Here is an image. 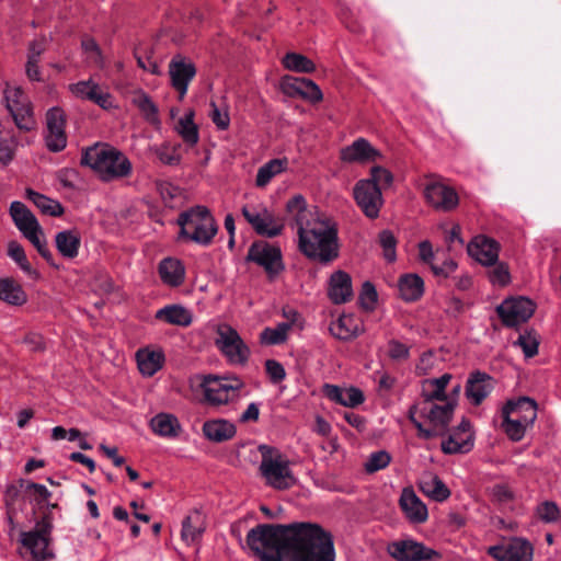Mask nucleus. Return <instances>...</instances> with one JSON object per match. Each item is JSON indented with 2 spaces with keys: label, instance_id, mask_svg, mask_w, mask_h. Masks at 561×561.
<instances>
[{
  "label": "nucleus",
  "instance_id": "18",
  "mask_svg": "<svg viewBox=\"0 0 561 561\" xmlns=\"http://www.w3.org/2000/svg\"><path fill=\"white\" fill-rule=\"evenodd\" d=\"M399 505L409 522L422 524L428 517V511L412 488H404L400 495Z\"/></svg>",
  "mask_w": 561,
  "mask_h": 561
},
{
  "label": "nucleus",
  "instance_id": "49",
  "mask_svg": "<svg viewBox=\"0 0 561 561\" xmlns=\"http://www.w3.org/2000/svg\"><path fill=\"white\" fill-rule=\"evenodd\" d=\"M503 421H502V428L505 432V434L512 439L513 442H519L524 438L526 430L529 427L526 424H523L520 421L516 420L511 414H502Z\"/></svg>",
  "mask_w": 561,
  "mask_h": 561
},
{
  "label": "nucleus",
  "instance_id": "17",
  "mask_svg": "<svg viewBox=\"0 0 561 561\" xmlns=\"http://www.w3.org/2000/svg\"><path fill=\"white\" fill-rule=\"evenodd\" d=\"M468 253L485 266H493L499 260L500 244L485 236L474 237L467 247Z\"/></svg>",
  "mask_w": 561,
  "mask_h": 561
},
{
  "label": "nucleus",
  "instance_id": "20",
  "mask_svg": "<svg viewBox=\"0 0 561 561\" xmlns=\"http://www.w3.org/2000/svg\"><path fill=\"white\" fill-rule=\"evenodd\" d=\"M537 402L529 397L508 400L502 408V414H511L523 424L531 426L537 419Z\"/></svg>",
  "mask_w": 561,
  "mask_h": 561
},
{
  "label": "nucleus",
  "instance_id": "62",
  "mask_svg": "<svg viewBox=\"0 0 561 561\" xmlns=\"http://www.w3.org/2000/svg\"><path fill=\"white\" fill-rule=\"evenodd\" d=\"M264 366L266 375L272 383H279L286 378V370L278 360L266 359Z\"/></svg>",
  "mask_w": 561,
  "mask_h": 561
},
{
  "label": "nucleus",
  "instance_id": "63",
  "mask_svg": "<svg viewBox=\"0 0 561 561\" xmlns=\"http://www.w3.org/2000/svg\"><path fill=\"white\" fill-rule=\"evenodd\" d=\"M489 279L493 285L505 286L511 280L508 266L505 263H495L489 272Z\"/></svg>",
  "mask_w": 561,
  "mask_h": 561
},
{
  "label": "nucleus",
  "instance_id": "32",
  "mask_svg": "<svg viewBox=\"0 0 561 561\" xmlns=\"http://www.w3.org/2000/svg\"><path fill=\"white\" fill-rule=\"evenodd\" d=\"M400 297L407 302L419 300L424 294V280L417 274H404L398 282Z\"/></svg>",
  "mask_w": 561,
  "mask_h": 561
},
{
  "label": "nucleus",
  "instance_id": "30",
  "mask_svg": "<svg viewBox=\"0 0 561 561\" xmlns=\"http://www.w3.org/2000/svg\"><path fill=\"white\" fill-rule=\"evenodd\" d=\"M204 396L208 403L213 405H221L233 399L232 393L225 383L218 379V376H208L203 382Z\"/></svg>",
  "mask_w": 561,
  "mask_h": 561
},
{
  "label": "nucleus",
  "instance_id": "44",
  "mask_svg": "<svg viewBox=\"0 0 561 561\" xmlns=\"http://www.w3.org/2000/svg\"><path fill=\"white\" fill-rule=\"evenodd\" d=\"M37 250L39 255L51 266L58 267V264L55 263L53 253L47 247L46 239L44 237V232L42 227H37V229L30 230L23 234Z\"/></svg>",
  "mask_w": 561,
  "mask_h": 561
},
{
  "label": "nucleus",
  "instance_id": "53",
  "mask_svg": "<svg viewBox=\"0 0 561 561\" xmlns=\"http://www.w3.org/2000/svg\"><path fill=\"white\" fill-rule=\"evenodd\" d=\"M417 416L421 417V405L419 402L410 407L408 417L410 422L416 427L420 437L428 439L439 435L438 431H436L432 425L431 427H424Z\"/></svg>",
  "mask_w": 561,
  "mask_h": 561
},
{
  "label": "nucleus",
  "instance_id": "50",
  "mask_svg": "<svg viewBox=\"0 0 561 561\" xmlns=\"http://www.w3.org/2000/svg\"><path fill=\"white\" fill-rule=\"evenodd\" d=\"M150 151L165 165H178L181 162V156L175 147L169 144L150 147Z\"/></svg>",
  "mask_w": 561,
  "mask_h": 561
},
{
  "label": "nucleus",
  "instance_id": "29",
  "mask_svg": "<svg viewBox=\"0 0 561 561\" xmlns=\"http://www.w3.org/2000/svg\"><path fill=\"white\" fill-rule=\"evenodd\" d=\"M205 531L204 516L201 511L194 510L182 523L181 537L186 545H195L199 542Z\"/></svg>",
  "mask_w": 561,
  "mask_h": 561
},
{
  "label": "nucleus",
  "instance_id": "33",
  "mask_svg": "<svg viewBox=\"0 0 561 561\" xmlns=\"http://www.w3.org/2000/svg\"><path fill=\"white\" fill-rule=\"evenodd\" d=\"M470 422L463 419L457 426V432H454L448 436L447 439L442 442V450L448 455L468 453L469 450H471L473 443L470 439V437H468L467 439L458 438V432L468 433L470 431Z\"/></svg>",
  "mask_w": 561,
  "mask_h": 561
},
{
  "label": "nucleus",
  "instance_id": "38",
  "mask_svg": "<svg viewBox=\"0 0 561 561\" xmlns=\"http://www.w3.org/2000/svg\"><path fill=\"white\" fill-rule=\"evenodd\" d=\"M0 300L12 306H21L26 301V294L13 278H0Z\"/></svg>",
  "mask_w": 561,
  "mask_h": 561
},
{
  "label": "nucleus",
  "instance_id": "41",
  "mask_svg": "<svg viewBox=\"0 0 561 561\" xmlns=\"http://www.w3.org/2000/svg\"><path fill=\"white\" fill-rule=\"evenodd\" d=\"M27 198L44 214L53 217H60L65 209L62 205L32 188L26 190Z\"/></svg>",
  "mask_w": 561,
  "mask_h": 561
},
{
  "label": "nucleus",
  "instance_id": "36",
  "mask_svg": "<svg viewBox=\"0 0 561 561\" xmlns=\"http://www.w3.org/2000/svg\"><path fill=\"white\" fill-rule=\"evenodd\" d=\"M69 90L77 98L91 101L105 110V94L101 92L99 84L93 80L89 79L72 83L69 85Z\"/></svg>",
  "mask_w": 561,
  "mask_h": 561
},
{
  "label": "nucleus",
  "instance_id": "43",
  "mask_svg": "<svg viewBox=\"0 0 561 561\" xmlns=\"http://www.w3.org/2000/svg\"><path fill=\"white\" fill-rule=\"evenodd\" d=\"M8 255L31 278L37 279L39 277V273L32 267L23 247L18 241L12 240L8 243Z\"/></svg>",
  "mask_w": 561,
  "mask_h": 561
},
{
  "label": "nucleus",
  "instance_id": "1",
  "mask_svg": "<svg viewBox=\"0 0 561 561\" xmlns=\"http://www.w3.org/2000/svg\"><path fill=\"white\" fill-rule=\"evenodd\" d=\"M245 543L261 561H334L333 538L319 524H259Z\"/></svg>",
  "mask_w": 561,
  "mask_h": 561
},
{
  "label": "nucleus",
  "instance_id": "28",
  "mask_svg": "<svg viewBox=\"0 0 561 561\" xmlns=\"http://www.w3.org/2000/svg\"><path fill=\"white\" fill-rule=\"evenodd\" d=\"M136 360L140 374L146 377H152L163 367L165 356L162 350L144 347L136 352Z\"/></svg>",
  "mask_w": 561,
  "mask_h": 561
},
{
  "label": "nucleus",
  "instance_id": "61",
  "mask_svg": "<svg viewBox=\"0 0 561 561\" xmlns=\"http://www.w3.org/2000/svg\"><path fill=\"white\" fill-rule=\"evenodd\" d=\"M209 117L219 130L228 129L230 125V116L228 110H222L215 102H211Z\"/></svg>",
  "mask_w": 561,
  "mask_h": 561
},
{
  "label": "nucleus",
  "instance_id": "34",
  "mask_svg": "<svg viewBox=\"0 0 561 561\" xmlns=\"http://www.w3.org/2000/svg\"><path fill=\"white\" fill-rule=\"evenodd\" d=\"M421 492L435 502H444L450 496V491L443 480L435 474H426L419 481Z\"/></svg>",
  "mask_w": 561,
  "mask_h": 561
},
{
  "label": "nucleus",
  "instance_id": "59",
  "mask_svg": "<svg viewBox=\"0 0 561 561\" xmlns=\"http://www.w3.org/2000/svg\"><path fill=\"white\" fill-rule=\"evenodd\" d=\"M47 131H65L66 117L60 107H51L46 113Z\"/></svg>",
  "mask_w": 561,
  "mask_h": 561
},
{
  "label": "nucleus",
  "instance_id": "10",
  "mask_svg": "<svg viewBox=\"0 0 561 561\" xmlns=\"http://www.w3.org/2000/svg\"><path fill=\"white\" fill-rule=\"evenodd\" d=\"M353 193L356 204L366 217L375 219L379 216L383 204L380 187L368 180H359L355 184Z\"/></svg>",
  "mask_w": 561,
  "mask_h": 561
},
{
  "label": "nucleus",
  "instance_id": "52",
  "mask_svg": "<svg viewBox=\"0 0 561 561\" xmlns=\"http://www.w3.org/2000/svg\"><path fill=\"white\" fill-rule=\"evenodd\" d=\"M56 249L62 250H79L81 244L80 236L75 230H64L55 237Z\"/></svg>",
  "mask_w": 561,
  "mask_h": 561
},
{
  "label": "nucleus",
  "instance_id": "47",
  "mask_svg": "<svg viewBox=\"0 0 561 561\" xmlns=\"http://www.w3.org/2000/svg\"><path fill=\"white\" fill-rule=\"evenodd\" d=\"M16 127L23 131H30L35 128V121L30 104L21 106L13 105V108L9 110Z\"/></svg>",
  "mask_w": 561,
  "mask_h": 561
},
{
  "label": "nucleus",
  "instance_id": "8",
  "mask_svg": "<svg viewBox=\"0 0 561 561\" xmlns=\"http://www.w3.org/2000/svg\"><path fill=\"white\" fill-rule=\"evenodd\" d=\"M245 260L263 267L270 276L284 270L280 249L263 240L250 245Z\"/></svg>",
  "mask_w": 561,
  "mask_h": 561
},
{
  "label": "nucleus",
  "instance_id": "37",
  "mask_svg": "<svg viewBox=\"0 0 561 561\" xmlns=\"http://www.w3.org/2000/svg\"><path fill=\"white\" fill-rule=\"evenodd\" d=\"M156 319L179 327H187L192 323L191 312L180 305H169L157 310Z\"/></svg>",
  "mask_w": 561,
  "mask_h": 561
},
{
  "label": "nucleus",
  "instance_id": "9",
  "mask_svg": "<svg viewBox=\"0 0 561 561\" xmlns=\"http://www.w3.org/2000/svg\"><path fill=\"white\" fill-rule=\"evenodd\" d=\"M389 554L398 561H435L439 552L412 539L393 541L388 546Z\"/></svg>",
  "mask_w": 561,
  "mask_h": 561
},
{
  "label": "nucleus",
  "instance_id": "26",
  "mask_svg": "<svg viewBox=\"0 0 561 561\" xmlns=\"http://www.w3.org/2000/svg\"><path fill=\"white\" fill-rule=\"evenodd\" d=\"M203 434L213 443H224L232 439L237 434L236 425L226 419H213L204 422Z\"/></svg>",
  "mask_w": 561,
  "mask_h": 561
},
{
  "label": "nucleus",
  "instance_id": "22",
  "mask_svg": "<svg viewBox=\"0 0 561 561\" xmlns=\"http://www.w3.org/2000/svg\"><path fill=\"white\" fill-rule=\"evenodd\" d=\"M331 334L341 340L350 341L365 332L364 322L354 314H342L330 325Z\"/></svg>",
  "mask_w": 561,
  "mask_h": 561
},
{
  "label": "nucleus",
  "instance_id": "57",
  "mask_svg": "<svg viewBox=\"0 0 561 561\" xmlns=\"http://www.w3.org/2000/svg\"><path fill=\"white\" fill-rule=\"evenodd\" d=\"M451 376L449 374H444L439 378H435L432 380H428V382L433 386H435V389L432 392H423L422 397L423 399H430L431 401L446 400V393L445 389L450 381Z\"/></svg>",
  "mask_w": 561,
  "mask_h": 561
},
{
  "label": "nucleus",
  "instance_id": "23",
  "mask_svg": "<svg viewBox=\"0 0 561 561\" xmlns=\"http://www.w3.org/2000/svg\"><path fill=\"white\" fill-rule=\"evenodd\" d=\"M133 173V163L128 157L115 147L107 145V182L127 179Z\"/></svg>",
  "mask_w": 561,
  "mask_h": 561
},
{
  "label": "nucleus",
  "instance_id": "40",
  "mask_svg": "<svg viewBox=\"0 0 561 561\" xmlns=\"http://www.w3.org/2000/svg\"><path fill=\"white\" fill-rule=\"evenodd\" d=\"M287 165H288V160L286 158L272 159V160L267 161L266 163H264L257 170L256 178H255L256 186L257 187L266 186L274 176L284 172L286 170Z\"/></svg>",
  "mask_w": 561,
  "mask_h": 561
},
{
  "label": "nucleus",
  "instance_id": "25",
  "mask_svg": "<svg viewBox=\"0 0 561 561\" xmlns=\"http://www.w3.org/2000/svg\"><path fill=\"white\" fill-rule=\"evenodd\" d=\"M283 87L288 94H298L312 103L320 102L323 98L318 84L310 79L288 77L284 80Z\"/></svg>",
  "mask_w": 561,
  "mask_h": 561
},
{
  "label": "nucleus",
  "instance_id": "48",
  "mask_svg": "<svg viewBox=\"0 0 561 561\" xmlns=\"http://www.w3.org/2000/svg\"><path fill=\"white\" fill-rule=\"evenodd\" d=\"M515 346H519L526 358H531L538 353L539 335L535 330H525L514 342Z\"/></svg>",
  "mask_w": 561,
  "mask_h": 561
},
{
  "label": "nucleus",
  "instance_id": "16",
  "mask_svg": "<svg viewBox=\"0 0 561 561\" xmlns=\"http://www.w3.org/2000/svg\"><path fill=\"white\" fill-rule=\"evenodd\" d=\"M381 158V152L363 137L355 139L340 151V159L345 163H368Z\"/></svg>",
  "mask_w": 561,
  "mask_h": 561
},
{
  "label": "nucleus",
  "instance_id": "6",
  "mask_svg": "<svg viewBox=\"0 0 561 561\" xmlns=\"http://www.w3.org/2000/svg\"><path fill=\"white\" fill-rule=\"evenodd\" d=\"M244 219L262 237L275 238L284 230V222L263 205H244L241 209Z\"/></svg>",
  "mask_w": 561,
  "mask_h": 561
},
{
  "label": "nucleus",
  "instance_id": "7",
  "mask_svg": "<svg viewBox=\"0 0 561 561\" xmlns=\"http://www.w3.org/2000/svg\"><path fill=\"white\" fill-rule=\"evenodd\" d=\"M535 312V304L526 297L507 298L496 307L503 325L516 328L527 322Z\"/></svg>",
  "mask_w": 561,
  "mask_h": 561
},
{
  "label": "nucleus",
  "instance_id": "12",
  "mask_svg": "<svg viewBox=\"0 0 561 561\" xmlns=\"http://www.w3.org/2000/svg\"><path fill=\"white\" fill-rule=\"evenodd\" d=\"M51 534L34 527L28 531H20L19 542L32 554L35 561H46L54 558V553L49 549L51 543Z\"/></svg>",
  "mask_w": 561,
  "mask_h": 561
},
{
  "label": "nucleus",
  "instance_id": "35",
  "mask_svg": "<svg viewBox=\"0 0 561 561\" xmlns=\"http://www.w3.org/2000/svg\"><path fill=\"white\" fill-rule=\"evenodd\" d=\"M10 215L22 234L41 226L36 217L22 202L14 201L11 203Z\"/></svg>",
  "mask_w": 561,
  "mask_h": 561
},
{
  "label": "nucleus",
  "instance_id": "21",
  "mask_svg": "<svg viewBox=\"0 0 561 561\" xmlns=\"http://www.w3.org/2000/svg\"><path fill=\"white\" fill-rule=\"evenodd\" d=\"M492 377L476 370L470 374L466 383V396L473 405H480L493 389Z\"/></svg>",
  "mask_w": 561,
  "mask_h": 561
},
{
  "label": "nucleus",
  "instance_id": "64",
  "mask_svg": "<svg viewBox=\"0 0 561 561\" xmlns=\"http://www.w3.org/2000/svg\"><path fill=\"white\" fill-rule=\"evenodd\" d=\"M538 517L545 523H554L560 518V510L554 502H543L537 507Z\"/></svg>",
  "mask_w": 561,
  "mask_h": 561
},
{
  "label": "nucleus",
  "instance_id": "45",
  "mask_svg": "<svg viewBox=\"0 0 561 561\" xmlns=\"http://www.w3.org/2000/svg\"><path fill=\"white\" fill-rule=\"evenodd\" d=\"M291 328L289 322H280L275 328H265L260 334V342L265 345H279L286 342L288 331Z\"/></svg>",
  "mask_w": 561,
  "mask_h": 561
},
{
  "label": "nucleus",
  "instance_id": "55",
  "mask_svg": "<svg viewBox=\"0 0 561 561\" xmlns=\"http://www.w3.org/2000/svg\"><path fill=\"white\" fill-rule=\"evenodd\" d=\"M377 300L378 294L375 285L369 280L365 282L359 293V306L366 311H373L376 307Z\"/></svg>",
  "mask_w": 561,
  "mask_h": 561
},
{
  "label": "nucleus",
  "instance_id": "14",
  "mask_svg": "<svg viewBox=\"0 0 561 561\" xmlns=\"http://www.w3.org/2000/svg\"><path fill=\"white\" fill-rule=\"evenodd\" d=\"M169 75L172 88L179 93V99L183 100L190 82L196 76L195 65L181 55H176L169 62Z\"/></svg>",
  "mask_w": 561,
  "mask_h": 561
},
{
  "label": "nucleus",
  "instance_id": "42",
  "mask_svg": "<svg viewBox=\"0 0 561 561\" xmlns=\"http://www.w3.org/2000/svg\"><path fill=\"white\" fill-rule=\"evenodd\" d=\"M176 131L186 145L195 146L198 142V127L194 123L193 111H188L178 121Z\"/></svg>",
  "mask_w": 561,
  "mask_h": 561
},
{
  "label": "nucleus",
  "instance_id": "11",
  "mask_svg": "<svg viewBox=\"0 0 561 561\" xmlns=\"http://www.w3.org/2000/svg\"><path fill=\"white\" fill-rule=\"evenodd\" d=\"M488 554L496 561H533L534 548L523 538H512L502 545L488 548Z\"/></svg>",
  "mask_w": 561,
  "mask_h": 561
},
{
  "label": "nucleus",
  "instance_id": "56",
  "mask_svg": "<svg viewBox=\"0 0 561 561\" xmlns=\"http://www.w3.org/2000/svg\"><path fill=\"white\" fill-rule=\"evenodd\" d=\"M391 461V456L386 450L371 453L367 458L364 468L366 472L374 473L385 469Z\"/></svg>",
  "mask_w": 561,
  "mask_h": 561
},
{
  "label": "nucleus",
  "instance_id": "24",
  "mask_svg": "<svg viewBox=\"0 0 561 561\" xmlns=\"http://www.w3.org/2000/svg\"><path fill=\"white\" fill-rule=\"evenodd\" d=\"M323 392L331 401L347 408H355L365 400L363 391L356 387L344 389L335 385L325 383Z\"/></svg>",
  "mask_w": 561,
  "mask_h": 561
},
{
  "label": "nucleus",
  "instance_id": "15",
  "mask_svg": "<svg viewBox=\"0 0 561 561\" xmlns=\"http://www.w3.org/2000/svg\"><path fill=\"white\" fill-rule=\"evenodd\" d=\"M419 403L421 405V417L426 419L438 431L439 435L445 434L453 419L455 403L446 402L439 405L430 399H423Z\"/></svg>",
  "mask_w": 561,
  "mask_h": 561
},
{
  "label": "nucleus",
  "instance_id": "39",
  "mask_svg": "<svg viewBox=\"0 0 561 561\" xmlns=\"http://www.w3.org/2000/svg\"><path fill=\"white\" fill-rule=\"evenodd\" d=\"M152 431L159 436L175 437L181 432L179 420L168 413H159L151 419Z\"/></svg>",
  "mask_w": 561,
  "mask_h": 561
},
{
  "label": "nucleus",
  "instance_id": "46",
  "mask_svg": "<svg viewBox=\"0 0 561 561\" xmlns=\"http://www.w3.org/2000/svg\"><path fill=\"white\" fill-rule=\"evenodd\" d=\"M283 65L288 70L301 73H310L316 69L311 59L297 53H287L283 58Z\"/></svg>",
  "mask_w": 561,
  "mask_h": 561
},
{
  "label": "nucleus",
  "instance_id": "5",
  "mask_svg": "<svg viewBox=\"0 0 561 561\" xmlns=\"http://www.w3.org/2000/svg\"><path fill=\"white\" fill-rule=\"evenodd\" d=\"M216 346L232 365H245L250 357V348L236 329L229 324H219L216 330Z\"/></svg>",
  "mask_w": 561,
  "mask_h": 561
},
{
  "label": "nucleus",
  "instance_id": "2",
  "mask_svg": "<svg viewBox=\"0 0 561 561\" xmlns=\"http://www.w3.org/2000/svg\"><path fill=\"white\" fill-rule=\"evenodd\" d=\"M286 213L291 218V226L297 228L298 249L305 256L321 264L339 257L337 229L309 209L302 195H295L286 203Z\"/></svg>",
  "mask_w": 561,
  "mask_h": 561
},
{
  "label": "nucleus",
  "instance_id": "4",
  "mask_svg": "<svg viewBox=\"0 0 561 561\" xmlns=\"http://www.w3.org/2000/svg\"><path fill=\"white\" fill-rule=\"evenodd\" d=\"M257 449L262 457L259 472L266 485L284 491L297 483L288 458L278 448L262 444Z\"/></svg>",
  "mask_w": 561,
  "mask_h": 561
},
{
  "label": "nucleus",
  "instance_id": "3",
  "mask_svg": "<svg viewBox=\"0 0 561 561\" xmlns=\"http://www.w3.org/2000/svg\"><path fill=\"white\" fill-rule=\"evenodd\" d=\"M180 226L179 237L203 247L213 242L218 226L206 206L197 205L182 211L176 220Z\"/></svg>",
  "mask_w": 561,
  "mask_h": 561
},
{
  "label": "nucleus",
  "instance_id": "58",
  "mask_svg": "<svg viewBox=\"0 0 561 561\" xmlns=\"http://www.w3.org/2000/svg\"><path fill=\"white\" fill-rule=\"evenodd\" d=\"M379 242L383 250V257L388 262H394L397 259V240L390 230H382L379 233Z\"/></svg>",
  "mask_w": 561,
  "mask_h": 561
},
{
  "label": "nucleus",
  "instance_id": "13",
  "mask_svg": "<svg viewBox=\"0 0 561 561\" xmlns=\"http://www.w3.org/2000/svg\"><path fill=\"white\" fill-rule=\"evenodd\" d=\"M423 193L426 202L439 211H451L459 203L456 191L438 181H428Z\"/></svg>",
  "mask_w": 561,
  "mask_h": 561
},
{
  "label": "nucleus",
  "instance_id": "27",
  "mask_svg": "<svg viewBox=\"0 0 561 561\" xmlns=\"http://www.w3.org/2000/svg\"><path fill=\"white\" fill-rule=\"evenodd\" d=\"M80 163L92 170L101 181H105V142L98 141L82 150Z\"/></svg>",
  "mask_w": 561,
  "mask_h": 561
},
{
  "label": "nucleus",
  "instance_id": "54",
  "mask_svg": "<svg viewBox=\"0 0 561 561\" xmlns=\"http://www.w3.org/2000/svg\"><path fill=\"white\" fill-rule=\"evenodd\" d=\"M417 416L421 417V405L419 402L410 407L408 417L410 422L416 427L420 437L428 439L439 435L438 431H436L432 425L431 427H424Z\"/></svg>",
  "mask_w": 561,
  "mask_h": 561
},
{
  "label": "nucleus",
  "instance_id": "51",
  "mask_svg": "<svg viewBox=\"0 0 561 561\" xmlns=\"http://www.w3.org/2000/svg\"><path fill=\"white\" fill-rule=\"evenodd\" d=\"M134 103L139 108V111L141 112L142 116L147 122H149L150 124L159 123L158 107L152 102L149 95L142 93L134 100Z\"/></svg>",
  "mask_w": 561,
  "mask_h": 561
},
{
  "label": "nucleus",
  "instance_id": "60",
  "mask_svg": "<svg viewBox=\"0 0 561 561\" xmlns=\"http://www.w3.org/2000/svg\"><path fill=\"white\" fill-rule=\"evenodd\" d=\"M368 181L373 182L377 187H388L391 185L393 181L392 173L379 165L373 167L370 170V178L367 179Z\"/></svg>",
  "mask_w": 561,
  "mask_h": 561
},
{
  "label": "nucleus",
  "instance_id": "19",
  "mask_svg": "<svg viewBox=\"0 0 561 561\" xmlns=\"http://www.w3.org/2000/svg\"><path fill=\"white\" fill-rule=\"evenodd\" d=\"M328 297L334 305H342L352 299L353 287L348 273L339 270L331 274L328 284Z\"/></svg>",
  "mask_w": 561,
  "mask_h": 561
},
{
  "label": "nucleus",
  "instance_id": "31",
  "mask_svg": "<svg viewBox=\"0 0 561 561\" xmlns=\"http://www.w3.org/2000/svg\"><path fill=\"white\" fill-rule=\"evenodd\" d=\"M159 275L165 285L178 287L184 282L185 268L181 261L173 257H167L159 264Z\"/></svg>",
  "mask_w": 561,
  "mask_h": 561
}]
</instances>
